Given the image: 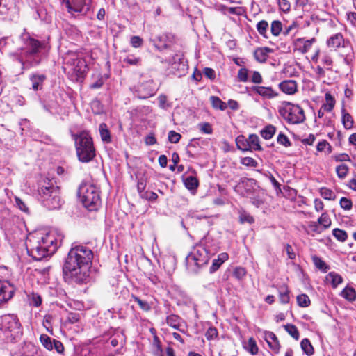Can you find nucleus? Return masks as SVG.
<instances>
[{
	"mask_svg": "<svg viewBox=\"0 0 356 356\" xmlns=\"http://www.w3.org/2000/svg\"><path fill=\"white\" fill-rule=\"evenodd\" d=\"M92 259L93 252L87 246H72L63 267L65 280L79 284L87 283Z\"/></svg>",
	"mask_w": 356,
	"mask_h": 356,
	"instance_id": "f257e3e1",
	"label": "nucleus"
},
{
	"mask_svg": "<svg viewBox=\"0 0 356 356\" xmlns=\"http://www.w3.org/2000/svg\"><path fill=\"white\" fill-rule=\"evenodd\" d=\"M20 39L24 47L19 52L10 53V56L22 65V70L37 66L41 61L40 51L44 48V44L31 37L29 33L22 34Z\"/></svg>",
	"mask_w": 356,
	"mask_h": 356,
	"instance_id": "f03ea898",
	"label": "nucleus"
},
{
	"mask_svg": "<svg viewBox=\"0 0 356 356\" xmlns=\"http://www.w3.org/2000/svg\"><path fill=\"white\" fill-rule=\"evenodd\" d=\"M28 253L35 260L52 255L58 247V241L52 234L35 233L31 234L26 243Z\"/></svg>",
	"mask_w": 356,
	"mask_h": 356,
	"instance_id": "7ed1b4c3",
	"label": "nucleus"
},
{
	"mask_svg": "<svg viewBox=\"0 0 356 356\" xmlns=\"http://www.w3.org/2000/svg\"><path fill=\"white\" fill-rule=\"evenodd\" d=\"M39 200L48 209H56L60 207V188L51 180L45 179L38 188Z\"/></svg>",
	"mask_w": 356,
	"mask_h": 356,
	"instance_id": "20e7f679",
	"label": "nucleus"
},
{
	"mask_svg": "<svg viewBox=\"0 0 356 356\" xmlns=\"http://www.w3.org/2000/svg\"><path fill=\"white\" fill-rule=\"evenodd\" d=\"M72 137L75 142L76 155L79 160L82 163H88L95 156V149L92 138L86 131H81L79 134H73Z\"/></svg>",
	"mask_w": 356,
	"mask_h": 356,
	"instance_id": "39448f33",
	"label": "nucleus"
},
{
	"mask_svg": "<svg viewBox=\"0 0 356 356\" xmlns=\"http://www.w3.org/2000/svg\"><path fill=\"white\" fill-rule=\"evenodd\" d=\"M78 195L83 206L90 211H96L101 205L99 191L92 184H81L78 190Z\"/></svg>",
	"mask_w": 356,
	"mask_h": 356,
	"instance_id": "423d86ee",
	"label": "nucleus"
},
{
	"mask_svg": "<svg viewBox=\"0 0 356 356\" xmlns=\"http://www.w3.org/2000/svg\"><path fill=\"white\" fill-rule=\"evenodd\" d=\"M209 260L207 250L202 245L195 246L186 257V264L188 271L196 273L199 269L206 265Z\"/></svg>",
	"mask_w": 356,
	"mask_h": 356,
	"instance_id": "0eeeda50",
	"label": "nucleus"
},
{
	"mask_svg": "<svg viewBox=\"0 0 356 356\" xmlns=\"http://www.w3.org/2000/svg\"><path fill=\"white\" fill-rule=\"evenodd\" d=\"M280 115L289 124H300L305 121L304 110L298 104L284 102V106L279 110Z\"/></svg>",
	"mask_w": 356,
	"mask_h": 356,
	"instance_id": "6e6552de",
	"label": "nucleus"
},
{
	"mask_svg": "<svg viewBox=\"0 0 356 356\" xmlns=\"http://www.w3.org/2000/svg\"><path fill=\"white\" fill-rule=\"evenodd\" d=\"M91 3L92 0H63L67 12L72 15H86Z\"/></svg>",
	"mask_w": 356,
	"mask_h": 356,
	"instance_id": "1a4fd4ad",
	"label": "nucleus"
},
{
	"mask_svg": "<svg viewBox=\"0 0 356 356\" xmlns=\"http://www.w3.org/2000/svg\"><path fill=\"white\" fill-rule=\"evenodd\" d=\"M156 88L152 79H149L142 83H139L136 87V94L140 99H147L156 92Z\"/></svg>",
	"mask_w": 356,
	"mask_h": 356,
	"instance_id": "9d476101",
	"label": "nucleus"
},
{
	"mask_svg": "<svg viewBox=\"0 0 356 356\" xmlns=\"http://www.w3.org/2000/svg\"><path fill=\"white\" fill-rule=\"evenodd\" d=\"M155 48L159 51L168 49L174 42V36L171 33H161L151 39Z\"/></svg>",
	"mask_w": 356,
	"mask_h": 356,
	"instance_id": "9b49d317",
	"label": "nucleus"
},
{
	"mask_svg": "<svg viewBox=\"0 0 356 356\" xmlns=\"http://www.w3.org/2000/svg\"><path fill=\"white\" fill-rule=\"evenodd\" d=\"M15 293V288L9 282L0 281V305L10 300Z\"/></svg>",
	"mask_w": 356,
	"mask_h": 356,
	"instance_id": "f8f14e48",
	"label": "nucleus"
},
{
	"mask_svg": "<svg viewBox=\"0 0 356 356\" xmlns=\"http://www.w3.org/2000/svg\"><path fill=\"white\" fill-rule=\"evenodd\" d=\"M326 44L329 48L337 50L340 47H345V40L341 33H335L331 35L326 41Z\"/></svg>",
	"mask_w": 356,
	"mask_h": 356,
	"instance_id": "ddd939ff",
	"label": "nucleus"
},
{
	"mask_svg": "<svg viewBox=\"0 0 356 356\" xmlns=\"http://www.w3.org/2000/svg\"><path fill=\"white\" fill-rule=\"evenodd\" d=\"M252 90L257 94L266 99H273L278 96L279 93L273 89L272 87L255 86Z\"/></svg>",
	"mask_w": 356,
	"mask_h": 356,
	"instance_id": "4468645a",
	"label": "nucleus"
},
{
	"mask_svg": "<svg viewBox=\"0 0 356 356\" xmlns=\"http://www.w3.org/2000/svg\"><path fill=\"white\" fill-rule=\"evenodd\" d=\"M47 79L44 74L33 73L29 76V80L31 82V88L34 91L40 90L43 88V83Z\"/></svg>",
	"mask_w": 356,
	"mask_h": 356,
	"instance_id": "2eb2a0df",
	"label": "nucleus"
},
{
	"mask_svg": "<svg viewBox=\"0 0 356 356\" xmlns=\"http://www.w3.org/2000/svg\"><path fill=\"white\" fill-rule=\"evenodd\" d=\"M264 339L267 342L269 348L275 353H277L280 348V344L276 335L270 331L265 332Z\"/></svg>",
	"mask_w": 356,
	"mask_h": 356,
	"instance_id": "dca6fc26",
	"label": "nucleus"
},
{
	"mask_svg": "<svg viewBox=\"0 0 356 356\" xmlns=\"http://www.w3.org/2000/svg\"><path fill=\"white\" fill-rule=\"evenodd\" d=\"M280 89L287 95H293L298 90V85L294 80H284L280 83Z\"/></svg>",
	"mask_w": 356,
	"mask_h": 356,
	"instance_id": "f3484780",
	"label": "nucleus"
},
{
	"mask_svg": "<svg viewBox=\"0 0 356 356\" xmlns=\"http://www.w3.org/2000/svg\"><path fill=\"white\" fill-rule=\"evenodd\" d=\"M271 52L273 50L269 47H259L254 51V56L258 62L264 63L268 57V54Z\"/></svg>",
	"mask_w": 356,
	"mask_h": 356,
	"instance_id": "a211bd4d",
	"label": "nucleus"
},
{
	"mask_svg": "<svg viewBox=\"0 0 356 356\" xmlns=\"http://www.w3.org/2000/svg\"><path fill=\"white\" fill-rule=\"evenodd\" d=\"M316 42V38H312L309 40H305L304 38H298L297 40V42L300 43L301 45L299 47L298 49L299 51L302 53L305 54L309 51L311 49L312 44Z\"/></svg>",
	"mask_w": 356,
	"mask_h": 356,
	"instance_id": "6ab92c4d",
	"label": "nucleus"
},
{
	"mask_svg": "<svg viewBox=\"0 0 356 356\" xmlns=\"http://www.w3.org/2000/svg\"><path fill=\"white\" fill-rule=\"evenodd\" d=\"M86 68V61L79 57L76 60L74 65L71 67V70L75 72L77 75H81L84 73L85 69Z\"/></svg>",
	"mask_w": 356,
	"mask_h": 356,
	"instance_id": "aec40b11",
	"label": "nucleus"
},
{
	"mask_svg": "<svg viewBox=\"0 0 356 356\" xmlns=\"http://www.w3.org/2000/svg\"><path fill=\"white\" fill-rule=\"evenodd\" d=\"M99 134L102 141L104 143H110L111 142V134L107 125L105 123L99 124Z\"/></svg>",
	"mask_w": 356,
	"mask_h": 356,
	"instance_id": "412c9836",
	"label": "nucleus"
},
{
	"mask_svg": "<svg viewBox=\"0 0 356 356\" xmlns=\"http://www.w3.org/2000/svg\"><path fill=\"white\" fill-rule=\"evenodd\" d=\"M342 113V123L345 129H350L353 126V118L351 116V115L346 112V109L344 108L341 110Z\"/></svg>",
	"mask_w": 356,
	"mask_h": 356,
	"instance_id": "4be33fe9",
	"label": "nucleus"
},
{
	"mask_svg": "<svg viewBox=\"0 0 356 356\" xmlns=\"http://www.w3.org/2000/svg\"><path fill=\"white\" fill-rule=\"evenodd\" d=\"M341 296L349 302L356 300V291L353 287L346 286L341 292Z\"/></svg>",
	"mask_w": 356,
	"mask_h": 356,
	"instance_id": "5701e85b",
	"label": "nucleus"
},
{
	"mask_svg": "<svg viewBox=\"0 0 356 356\" xmlns=\"http://www.w3.org/2000/svg\"><path fill=\"white\" fill-rule=\"evenodd\" d=\"M326 280L332 284L333 288H336L343 282L342 277L335 272L329 273L326 276Z\"/></svg>",
	"mask_w": 356,
	"mask_h": 356,
	"instance_id": "b1692460",
	"label": "nucleus"
},
{
	"mask_svg": "<svg viewBox=\"0 0 356 356\" xmlns=\"http://www.w3.org/2000/svg\"><path fill=\"white\" fill-rule=\"evenodd\" d=\"M181 321V318L175 314H170L166 318L167 324L178 330H181L179 328Z\"/></svg>",
	"mask_w": 356,
	"mask_h": 356,
	"instance_id": "393cba45",
	"label": "nucleus"
},
{
	"mask_svg": "<svg viewBox=\"0 0 356 356\" xmlns=\"http://www.w3.org/2000/svg\"><path fill=\"white\" fill-rule=\"evenodd\" d=\"M276 131V128L272 124L266 126L261 131L260 134L266 140H269L273 138Z\"/></svg>",
	"mask_w": 356,
	"mask_h": 356,
	"instance_id": "a878e982",
	"label": "nucleus"
},
{
	"mask_svg": "<svg viewBox=\"0 0 356 356\" xmlns=\"http://www.w3.org/2000/svg\"><path fill=\"white\" fill-rule=\"evenodd\" d=\"M79 57V55L76 52L68 51L63 57L64 64L69 67H72L74 65Z\"/></svg>",
	"mask_w": 356,
	"mask_h": 356,
	"instance_id": "bb28decb",
	"label": "nucleus"
},
{
	"mask_svg": "<svg viewBox=\"0 0 356 356\" xmlns=\"http://www.w3.org/2000/svg\"><path fill=\"white\" fill-rule=\"evenodd\" d=\"M9 326L6 328L10 332V337L14 338L15 335L19 334L20 329V323L15 319H12L8 322Z\"/></svg>",
	"mask_w": 356,
	"mask_h": 356,
	"instance_id": "cd10ccee",
	"label": "nucleus"
},
{
	"mask_svg": "<svg viewBox=\"0 0 356 356\" xmlns=\"http://www.w3.org/2000/svg\"><path fill=\"white\" fill-rule=\"evenodd\" d=\"M301 348L302 351L307 355H312L314 353V350L313 346L312 345L310 341L305 338L302 340L300 343Z\"/></svg>",
	"mask_w": 356,
	"mask_h": 356,
	"instance_id": "c85d7f7f",
	"label": "nucleus"
},
{
	"mask_svg": "<svg viewBox=\"0 0 356 356\" xmlns=\"http://www.w3.org/2000/svg\"><path fill=\"white\" fill-rule=\"evenodd\" d=\"M325 100H326V104H324L322 106V108H323V110L327 112H331L334 106V104H335L334 98L332 97V95L330 93L327 92L325 94Z\"/></svg>",
	"mask_w": 356,
	"mask_h": 356,
	"instance_id": "c756f323",
	"label": "nucleus"
},
{
	"mask_svg": "<svg viewBox=\"0 0 356 356\" xmlns=\"http://www.w3.org/2000/svg\"><path fill=\"white\" fill-rule=\"evenodd\" d=\"M244 348L252 355H257L259 351L256 341L252 337H250L248 339V343Z\"/></svg>",
	"mask_w": 356,
	"mask_h": 356,
	"instance_id": "7c9ffc66",
	"label": "nucleus"
},
{
	"mask_svg": "<svg viewBox=\"0 0 356 356\" xmlns=\"http://www.w3.org/2000/svg\"><path fill=\"white\" fill-rule=\"evenodd\" d=\"M318 222L323 229V230L329 228L331 226L332 221L327 213H323L320 218L318 219Z\"/></svg>",
	"mask_w": 356,
	"mask_h": 356,
	"instance_id": "2f4dec72",
	"label": "nucleus"
},
{
	"mask_svg": "<svg viewBox=\"0 0 356 356\" xmlns=\"http://www.w3.org/2000/svg\"><path fill=\"white\" fill-rule=\"evenodd\" d=\"M210 100L212 104V106L214 108L220 109L221 111H224L227 108V104L222 102L219 97L216 96H211L210 97Z\"/></svg>",
	"mask_w": 356,
	"mask_h": 356,
	"instance_id": "473e14b6",
	"label": "nucleus"
},
{
	"mask_svg": "<svg viewBox=\"0 0 356 356\" xmlns=\"http://www.w3.org/2000/svg\"><path fill=\"white\" fill-rule=\"evenodd\" d=\"M236 143L237 147L242 151H247L249 149V142L243 136H238L236 138Z\"/></svg>",
	"mask_w": 356,
	"mask_h": 356,
	"instance_id": "72a5a7b5",
	"label": "nucleus"
},
{
	"mask_svg": "<svg viewBox=\"0 0 356 356\" xmlns=\"http://www.w3.org/2000/svg\"><path fill=\"white\" fill-rule=\"evenodd\" d=\"M284 327L289 334H290L295 340L299 339L300 333L296 326L293 324H286Z\"/></svg>",
	"mask_w": 356,
	"mask_h": 356,
	"instance_id": "f704fd0d",
	"label": "nucleus"
},
{
	"mask_svg": "<svg viewBox=\"0 0 356 356\" xmlns=\"http://www.w3.org/2000/svg\"><path fill=\"white\" fill-rule=\"evenodd\" d=\"M249 147L253 148L254 150H261L262 148L259 145V138L255 134H251L248 138Z\"/></svg>",
	"mask_w": 356,
	"mask_h": 356,
	"instance_id": "c9c22d12",
	"label": "nucleus"
},
{
	"mask_svg": "<svg viewBox=\"0 0 356 356\" xmlns=\"http://www.w3.org/2000/svg\"><path fill=\"white\" fill-rule=\"evenodd\" d=\"M10 217V210L3 203H0V222H6Z\"/></svg>",
	"mask_w": 356,
	"mask_h": 356,
	"instance_id": "e433bc0d",
	"label": "nucleus"
},
{
	"mask_svg": "<svg viewBox=\"0 0 356 356\" xmlns=\"http://www.w3.org/2000/svg\"><path fill=\"white\" fill-rule=\"evenodd\" d=\"M312 261L315 266L323 272L325 273L329 269V266L320 257L314 256L312 257Z\"/></svg>",
	"mask_w": 356,
	"mask_h": 356,
	"instance_id": "4c0bfd02",
	"label": "nucleus"
},
{
	"mask_svg": "<svg viewBox=\"0 0 356 356\" xmlns=\"http://www.w3.org/2000/svg\"><path fill=\"white\" fill-rule=\"evenodd\" d=\"M131 298L136 302H137V304L138 305L139 307L145 311V312H148L151 309V306L149 304L148 302L145 301V300H141L140 298H138V296H135V295H131Z\"/></svg>",
	"mask_w": 356,
	"mask_h": 356,
	"instance_id": "58836bf2",
	"label": "nucleus"
},
{
	"mask_svg": "<svg viewBox=\"0 0 356 356\" xmlns=\"http://www.w3.org/2000/svg\"><path fill=\"white\" fill-rule=\"evenodd\" d=\"M349 172V168L346 164H341L336 168V172L338 177L341 179H343Z\"/></svg>",
	"mask_w": 356,
	"mask_h": 356,
	"instance_id": "ea45409f",
	"label": "nucleus"
},
{
	"mask_svg": "<svg viewBox=\"0 0 356 356\" xmlns=\"http://www.w3.org/2000/svg\"><path fill=\"white\" fill-rule=\"evenodd\" d=\"M332 234L340 242L346 241L348 238L346 232L339 228L334 229Z\"/></svg>",
	"mask_w": 356,
	"mask_h": 356,
	"instance_id": "a19ab883",
	"label": "nucleus"
},
{
	"mask_svg": "<svg viewBox=\"0 0 356 356\" xmlns=\"http://www.w3.org/2000/svg\"><path fill=\"white\" fill-rule=\"evenodd\" d=\"M321 195L325 200H334L336 195L334 192L327 188L323 187L320 189Z\"/></svg>",
	"mask_w": 356,
	"mask_h": 356,
	"instance_id": "79ce46f5",
	"label": "nucleus"
},
{
	"mask_svg": "<svg viewBox=\"0 0 356 356\" xmlns=\"http://www.w3.org/2000/svg\"><path fill=\"white\" fill-rule=\"evenodd\" d=\"M42 344L49 350H53V339L47 334H41L40 337Z\"/></svg>",
	"mask_w": 356,
	"mask_h": 356,
	"instance_id": "37998d69",
	"label": "nucleus"
},
{
	"mask_svg": "<svg viewBox=\"0 0 356 356\" xmlns=\"http://www.w3.org/2000/svg\"><path fill=\"white\" fill-rule=\"evenodd\" d=\"M123 62L129 65L138 66L141 65V58L134 55H128L124 58Z\"/></svg>",
	"mask_w": 356,
	"mask_h": 356,
	"instance_id": "c03bdc74",
	"label": "nucleus"
},
{
	"mask_svg": "<svg viewBox=\"0 0 356 356\" xmlns=\"http://www.w3.org/2000/svg\"><path fill=\"white\" fill-rule=\"evenodd\" d=\"M30 305L34 307H39L42 303L41 296L36 293H32L28 296Z\"/></svg>",
	"mask_w": 356,
	"mask_h": 356,
	"instance_id": "a18cd8bd",
	"label": "nucleus"
},
{
	"mask_svg": "<svg viewBox=\"0 0 356 356\" xmlns=\"http://www.w3.org/2000/svg\"><path fill=\"white\" fill-rule=\"evenodd\" d=\"M297 302H298V305L302 307H307L311 303L309 296L306 294H300V295L298 296H297Z\"/></svg>",
	"mask_w": 356,
	"mask_h": 356,
	"instance_id": "49530a36",
	"label": "nucleus"
},
{
	"mask_svg": "<svg viewBox=\"0 0 356 356\" xmlns=\"http://www.w3.org/2000/svg\"><path fill=\"white\" fill-rule=\"evenodd\" d=\"M282 29V26L281 22L278 20H275L272 22L271 26H270V31L271 33L277 36L280 35Z\"/></svg>",
	"mask_w": 356,
	"mask_h": 356,
	"instance_id": "de8ad7c7",
	"label": "nucleus"
},
{
	"mask_svg": "<svg viewBox=\"0 0 356 356\" xmlns=\"http://www.w3.org/2000/svg\"><path fill=\"white\" fill-rule=\"evenodd\" d=\"M185 186L188 189H195L198 186V181L195 177L190 176L186 179Z\"/></svg>",
	"mask_w": 356,
	"mask_h": 356,
	"instance_id": "09e8293b",
	"label": "nucleus"
},
{
	"mask_svg": "<svg viewBox=\"0 0 356 356\" xmlns=\"http://www.w3.org/2000/svg\"><path fill=\"white\" fill-rule=\"evenodd\" d=\"M316 149L318 152H323V151L327 149L326 154H329L332 152L331 145H330V143L328 142H327L325 140H323L318 143V145L316 146Z\"/></svg>",
	"mask_w": 356,
	"mask_h": 356,
	"instance_id": "8fccbe9b",
	"label": "nucleus"
},
{
	"mask_svg": "<svg viewBox=\"0 0 356 356\" xmlns=\"http://www.w3.org/2000/svg\"><path fill=\"white\" fill-rule=\"evenodd\" d=\"M280 294V301L282 304H286L289 302L290 297H289V291L286 288H282L279 291Z\"/></svg>",
	"mask_w": 356,
	"mask_h": 356,
	"instance_id": "3c124183",
	"label": "nucleus"
},
{
	"mask_svg": "<svg viewBox=\"0 0 356 356\" xmlns=\"http://www.w3.org/2000/svg\"><path fill=\"white\" fill-rule=\"evenodd\" d=\"M268 28V24L266 20H261L257 24V31L259 33L260 35H263L264 37H266V33Z\"/></svg>",
	"mask_w": 356,
	"mask_h": 356,
	"instance_id": "603ef678",
	"label": "nucleus"
},
{
	"mask_svg": "<svg viewBox=\"0 0 356 356\" xmlns=\"http://www.w3.org/2000/svg\"><path fill=\"white\" fill-rule=\"evenodd\" d=\"M321 61L323 64L327 67L328 70H332L333 60L330 55H329L327 53H323Z\"/></svg>",
	"mask_w": 356,
	"mask_h": 356,
	"instance_id": "864d4df0",
	"label": "nucleus"
},
{
	"mask_svg": "<svg viewBox=\"0 0 356 356\" xmlns=\"http://www.w3.org/2000/svg\"><path fill=\"white\" fill-rule=\"evenodd\" d=\"M277 141L279 144L284 145V147H290L291 145V143L290 142L289 138L284 134L280 133L277 138Z\"/></svg>",
	"mask_w": 356,
	"mask_h": 356,
	"instance_id": "5fc2aeb1",
	"label": "nucleus"
},
{
	"mask_svg": "<svg viewBox=\"0 0 356 356\" xmlns=\"http://www.w3.org/2000/svg\"><path fill=\"white\" fill-rule=\"evenodd\" d=\"M246 275V270L244 268L236 267L233 271V276L238 280H241Z\"/></svg>",
	"mask_w": 356,
	"mask_h": 356,
	"instance_id": "6e6d98bb",
	"label": "nucleus"
},
{
	"mask_svg": "<svg viewBox=\"0 0 356 356\" xmlns=\"http://www.w3.org/2000/svg\"><path fill=\"white\" fill-rule=\"evenodd\" d=\"M339 204H340V207L342 209H343L344 210L349 211L353 207L352 201L350 199L345 197H343L341 198Z\"/></svg>",
	"mask_w": 356,
	"mask_h": 356,
	"instance_id": "4d7b16f0",
	"label": "nucleus"
},
{
	"mask_svg": "<svg viewBox=\"0 0 356 356\" xmlns=\"http://www.w3.org/2000/svg\"><path fill=\"white\" fill-rule=\"evenodd\" d=\"M140 197L151 202L156 201L158 198V195L156 193L152 191H145L140 195Z\"/></svg>",
	"mask_w": 356,
	"mask_h": 356,
	"instance_id": "13d9d810",
	"label": "nucleus"
},
{
	"mask_svg": "<svg viewBox=\"0 0 356 356\" xmlns=\"http://www.w3.org/2000/svg\"><path fill=\"white\" fill-rule=\"evenodd\" d=\"M158 100H159V106L162 109H167L168 108L171 106V104L168 103L167 96L165 95H160L158 97Z\"/></svg>",
	"mask_w": 356,
	"mask_h": 356,
	"instance_id": "bf43d9fd",
	"label": "nucleus"
},
{
	"mask_svg": "<svg viewBox=\"0 0 356 356\" xmlns=\"http://www.w3.org/2000/svg\"><path fill=\"white\" fill-rule=\"evenodd\" d=\"M130 43L133 47L138 48L143 45V40L140 36L134 35L131 38Z\"/></svg>",
	"mask_w": 356,
	"mask_h": 356,
	"instance_id": "052dcab7",
	"label": "nucleus"
},
{
	"mask_svg": "<svg viewBox=\"0 0 356 356\" xmlns=\"http://www.w3.org/2000/svg\"><path fill=\"white\" fill-rule=\"evenodd\" d=\"M241 163L248 167H256L257 165V162L252 157H244L241 160Z\"/></svg>",
	"mask_w": 356,
	"mask_h": 356,
	"instance_id": "680f3d73",
	"label": "nucleus"
},
{
	"mask_svg": "<svg viewBox=\"0 0 356 356\" xmlns=\"http://www.w3.org/2000/svg\"><path fill=\"white\" fill-rule=\"evenodd\" d=\"M181 138V134L175 131H170L168 133V140L172 143H177Z\"/></svg>",
	"mask_w": 356,
	"mask_h": 356,
	"instance_id": "e2e57ef3",
	"label": "nucleus"
},
{
	"mask_svg": "<svg viewBox=\"0 0 356 356\" xmlns=\"http://www.w3.org/2000/svg\"><path fill=\"white\" fill-rule=\"evenodd\" d=\"M239 220L241 223L248 222L252 224L254 222L253 217L245 212H242L240 213Z\"/></svg>",
	"mask_w": 356,
	"mask_h": 356,
	"instance_id": "0e129e2a",
	"label": "nucleus"
},
{
	"mask_svg": "<svg viewBox=\"0 0 356 356\" xmlns=\"http://www.w3.org/2000/svg\"><path fill=\"white\" fill-rule=\"evenodd\" d=\"M200 130L207 134H211L213 132L211 125L209 122L199 124Z\"/></svg>",
	"mask_w": 356,
	"mask_h": 356,
	"instance_id": "69168bd1",
	"label": "nucleus"
},
{
	"mask_svg": "<svg viewBox=\"0 0 356 356\" xmlns=\"http://www.w3.org/2000/svg\"><path fill=\"white\" fill-rule=\"evenodd\" d=\"M309 227L310 228L311 231L313 232H315L316 234H321L323 229L321 227V226L319 225V223L317 222H310L309 224Z\"/></svg>",
	"mask_w": 356,
	"mask_h": 356,
	"instance_id": "338daca9",
	"label": "nucleus"
},
{
	"mask_svg": "<svg viewBox=\"0 0 356 356\" xmlns=\"http://www.w3.org/2000/svg\"><path fill=\"white\" fill-rule=\"evenodd\" d=\"M205 336H206V338L208 339V340H212L215 338L217 337L218 336V331H217V329L215 328V327H209L207 332H206V334H205Z\"/></svg>",
	"mask_w": 356,
	"mask_h": 356,
	"instance_id": "774afa93",
	"label": "nucleus"
}]
</instances>
